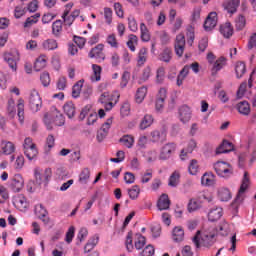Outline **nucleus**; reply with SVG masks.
Wrapping results in <instances>:
<instances>
[{"instance_id": "nucleus-36", "label": "nucleus", "mask_w": 256, "mask_h": 256, "mask_svg": "<svg viewBox=\"0 0 256 256\" xmlns=\"http://www.w3.org/2000/svg\"><path fill=\"white\" fill-rule=\"evenodd\" d=\"M97 243H99V237L93 236L92 238H90L84 247L85 253L93 251V249H95V247L97 246Z\"/></svg>"}, {"instance_id": "nucleus-17", "label": "nucleus", "mask_w": 256, "mask_h": 256, "mask_svg": "<svg viewBox=\"0 0 256 256\" xmlns=\"http://www.w3.org/2000/svg\"><path fill=\"white\" fill-rule=\"evenodd\" d=\"M223 217V208L216 207L209 211L208 213V221L214 223V221H219Z\"/></svg>"}, {"instance_id": "nucleus-2", "label": "nucleus", "mask_w": 256, "mask_h": 256, "mask_svg": "<svg viewBox=\"0 0 256 256\" xmlns=\"http://www.w3.org/2000/svg\"><path fill=\"white\" fill-rule=\"evenodd\" d=\"M119 97H121V95L117 91L113 93L103 92L98 99V103L104 105L105 111H111L119 102Z\"/></svg>"}, {"instance_id": "nucleus-24", "label": "nucleus", "mask_w": 256, "mask_h": 256, "mask_svg": "<svg viewBox=\"0 0 256 256\" xmlns=\"http://www.w3.org/2000/svg\"><path fill=\"white\" fill-rule=\"evenodd\" d=\"M140 33V37L144 43H149V41H151V33L149 32L147 25L143 22L140 24Z\"/></svg>"}, {"instance_id": "nucleus-53", "label": "nucleus", "mask_w": 256, "mask_h": 256, "mask_svg": "<svg viewBox=\"0 0 256 256\" xmlns=\"http://www.w3.org/2000/svg\"><path fill=\"white\" fill-rule=\"evenodd\" d=\"M139 193H141V189L137 185L128 189V195H129L130 199H137V197H139Z\"/></svg>"}, {"instance_id": "nucleus-38", "label": "nucleus", "mask_w": 256, "mask_h": 256, "mask_svg": "<svg viewBox=\"0 0 256 256\" xmlns=\"http://www.w3.org/2000/svg\"><path fill=\"white\" fill-rule=\"evenodd\" d=\"M218 197L220 199V201H224V202H227V201H230L231 199V191H229V189L227 188H220L218 190Z\"/></svg>"}, {"instance_id": "nucleus-59", "label": "nucleus", "mask_w": 256, "mask_h": 256, "mask_svg": "<svg viewBox=\"0 0 256 256\" xmlns=\"http://www.w3.org/2000/svg\"><path fill=\"white\" fill-rule=\"evenodd\" d=\"M165 80V68L160 67L156 72V82L161 84Z\"/></svg>"}, {"instance_id": "nucleus-21", "label": "nucleus", "mask_w": 256, "mask_h": 256, "mask_svg": "<svg viewBox=\"0 0 256 256\" xmlns=\"http://www.w3.org/2000/svg\"><path fill=\"white\" fill-rule=\"evenodd\" d=\"M17 115L20 123H23V121H25V100H23V98L18 100Z\"/></svg>"}, {"instance_id": "nucleus-12", "label": "nucleus", "mask_w": 256, "mask_h": 256, "mask_svg": "<svg viewBox=\"0 0 256 256\" xmlns=\"http://www.w3.org/2000/svg\"><path fill=\"white\" fill-rule=\"evenodd\" d=\"M174 47L176 55H178V57H183V53L185 52V35L178 34L176 36Z\"/></svg>"}, {"instance_id": "nucleus-16", "label": "nucleus", "mask_w": 256, "mask_h": 256, "mask_svg": "<svg viewBox=\"0 0 256 256\" xmlns=\"http://www.w3.org/2000/svg\"><path fill=\"white\" fill-rule=\"evenodd\" d=\"M171 205L169 196L167 194H162L157 202V207L159 211H167Z\"/></svg>"}, {"instance_id": "nucleus-6", "label": "nucleus", "mask_w": 256, "mask_h": 256, "mask_svg": "<svg viewBox=\"0 0 256 256\" xmlns=\"http://www.w3.org/2000/svg\"><path fill=\"white\" fill-rule=\"evenodd\" d=\"M4 61L8 63L12 71H17V63L19 61V52L17 50H12L4 54Z\"/></svg>"}, {"instance_id": "nucleus-29", "label": "nucleus", "mask_w": 256, "mask_h": 256, "mask_svg": "<svg viewBox=\"0 0 256 256\" xmlns=\"http://www.w3.org/2000/svg\"><path fill=\"white\" fill-rule=\"evenodd\" d=\"M201 241L204 247H211L215 243V234L204 233L201 236Z\"/></svg>"}, {"instance_id": "nucleus-58", "label": "nucleus", "mask_w": 256, "mask_h": 256, "mask_svg": "<svg viewBox=\"0 0 256 256\" xmlns=\"http://www.w3.org/2000/svg\"><path fill=\"white\" fill-rule=\"evenodd\" d=\"M104 17L106 23L111 25V23H113V10H111V8H104Z\"/></svg>"}, {"instance_id": "nucleus-23", "label": "nucleus", "mask_w": 256, "mask_h": 256, "mask_svg": "<svg viewBox=\"0 0 256 256\" xmlns=\"http://www.w3.org/2000/svg\"><path fill=\"white\" fill-rule=\"evenodd\" d=\"M236 109L241 115H249L251 113V106L247 101L239 102Z\"/></svg>"}, {"instance_id": "nucleus-41", "label": "nucleus", "mask_w": 256, "mask_h": 256, "mask_svg": "<svg viewBox=\"0 0 256 256\" xmlns=\"http://www.w3.org/2000/svg\"><path fill=\"white\" fill-rule=\"evenodd\" d=\"M124 147H127L128 149H131L133 147V143H135V139L131 135H124L122 138L119 140Z\"/></svg>"}, {"instance_id": "nucleus-35", "label": "nucleus", "mask_w": 256, "mask_h": 256, "mask_svg": "<svg viewBox=\"0 0 256 256\" xmlns=\"http://www.w3.org/2000/svg\"><path fill=\"white\" fill-rule=\"evenodd\" d=\"M90 177L91 171L89 168H84L79 175V183H81V185H87Z\"/></svg>"}, {"instance_id": "nucleus-8", "label": "nucleus", "mask_w": 256, "mask_h": 256, "mask_svg": "<svg viewBox=\"0 0 256 256\" xmlns=\"http://www.w3.org/2000/svg\"><path fill=\"white\" fill-rule=\"evenodd\" d=\"M10 187L14 193H19L25 187V180L21 174H15L10 181Z\"/></svg>"}, {"instance_id": "nucleus-7", "label": "nucleus", "mask_w": 256, "mask_h": 256, "mask_svg": "<svg viewBox=\"0 0 256 256\" xmlns=\"http://www.w3.org/2000/svg\"><path fill=\"white\" fill-rule=\"evenodd\" d=\"M13 205L16 207V209H18V211H22L23 213L29 209V202L22 194H18L13 198Z\"/></svg>"}, {"instance_id": "nucleus-55", "label": "nucleus", "mask_w": 256, "mask_h": 256, "mask_svg": "<svg viewBox=\"0 0 256 256\" xmlns=\"http://www.w3.org/2000/svg\"><path fill=\"white\" fill-rule=\"evenodd\" d=\"M130 79H131V73H129L128 71H125L121 78L120 87L122 89H125V87H127L128 83H129Z\"/></svg>"}, {"instance_id": "nucleus-42", "label": "nucleus", "mask_w": 256, "mask_h": 256, "mask_svg": "<svg viewBox=\"0 0 256 256\" xmlns=\"http://www.w3.org/2000/svg\"><path fill=\"white\" fill-rule=\"evenodd\" d=\"M186 37H187V44L190 47H192L195 41V29L193 28V26H189L187 28Z\"/></svg>"}, {"instance_id": "nucleus-28", "label": "nucleus", "mask_w": 256, "mask_h": 256, "mask_svg": "<svg viewBox=\"0 0 256 256\" xmlns=\"http://www.w3.org/2000/svg\"><path fill=\"white\" fill-rule=\"evenodd\" d=\"M201 183L206 187H212V185H215V175L213 173H205L201 178Z\"/></svg>"}, {"instance_id": "nucleus-1", "label": "nucleus", "mask_w": 256, "mask_h": 256, "mask_svg": "<svg viewBox=\"0 0 256 256\" xmlns=\"http://www.w3.org/2000/svg\"><path fill=\"white\" fill-rule=\"evenodd\" d=\"M53 123L57 127H63V125H65V116H63L57 108H54L51 114L44 115V124L48 131L53 129Z\"/></svg>"}, {"instance_id": "nucleus-13", "label": "nucleus", "mask_w": 256, "mask_h": 256, "mask_svg": "<svg viewBox=\"0 0 256 256\" xmlns=\"http://www.w3.org/2000/svg\"><path fill=\"white\" fill-rule=\"evenodd\" d=\"M247 187H249V174L245 172L242 180V184L236 196V203H239V201H243V195L245 191H247Z\"/></svg>"}, {"instance_id": "nucleus-18", "label": "nucleus", "mask_w": 256, "mask_h": 256, "mask_svg": "<svg viewBox=\"0 0 256 256\" xmlns=\"http://www.w3.org/2000/svg\"><path fill=\"white\" fill-rule=\"evenodd\" d=\"M226 64H227V59H225V57L221 56L219 59H217L214 62L213 67L211 69L212 75H217V73H219V71H221V69H223V66Z\"/></svg>"}, {"instance_id": "nucleus-32", "label": "nucleus", "mask_w": 256, "mask_h": 256, "mask_svg": "<svg viewBox=\"0 0 256 256\" xmlns=\"http://www.w3.org/2000/svg\"><path fill=\"white\" fill-rule=\"evenodd\" d=\"M42 47L44 51H55L58 47L57 40L47 39L42 43Z\"/></svg>"}, {"instance_id": "nucleus-56", "label": "nucleus", "mask_w": 256, "mask_h": 256, "mask_svg": "<svg viewBox=\"0 0 256 256\" xmlns=\"http://www.w3.org/2000/svg\"><path fill=\"white\" fill-rule=\"evenodd\" d=\"M40 81L43 85V87H49L51 83V77L49 76L48 72H44L40 75Z\"/></svg>"}, {"instance_id": "nucleus-43", "label": "nucleus", "mask_w": 256, "mask_h": 256, "mask_svg": "<svg viewBox=\"0 0 256 256\" xmlns=\"http://www.w3.org/2000/svg\"><path fill=\"white\" fill-rule=\"evenodd\" d=\"M104 45L103 44H98L95 48H92L91 51L89 52V57L91 59L101 57V53L103 52Z\"/></svg>"}, {"instance_id": "nucleus-20", "label": "nucleus", "mask_w": 256, "mask_h": 256, "mask_svg": "<svg viewBox=\"0 0 256 256\" xmlns=\"http://www.w3.org/2000/svg\"><path fill=\"white\" fill-rule=\"evenodd\" d=\"M233 151V143L224 140L222 145L216 148V155H221V153H231Z\"/></svg>"}, {"instance_id": "nucleus-33", "label": "nucleus", "mask_w": 256, "mask_h": 256, "mask_svg": "<svg viewBox=\"0 0 256 256\" xmlns=\"http://www.w3.org/2000/svg\"><path fill=\"white\" fill-rule=\"evenodd\" d=\"M63 109L69 119H73V117H75V104H73V102H67L64 104Z\"/></svg>"}, {"instance_id": "nucleus-44", "label": "nucleus", "mask_w": 256, "mask_h": 256, "mask_svg": "<svg viewBox=\"0 0 256 256\" xmlns=\"http://www.w3.org/2000/svg\"><path fill=\"white\" fill-rule=\"evenodd\" d=\"M147 95V87L143 86L141 88H138L136 92V102L137 103H143V100L145 99V96Z\"/></svg>"}, {"instance_id": "nucleus-64", "label": "nucleus", "mask_w": 256, "mask_h": 256, "mask_svg": "<svg viewBox=\"0 0 256 256\" xmlns=\"http://www.w3.org/2000/svg\"><path fill=\"white\" fill-rule=\"evenodd\" d=\"M124 181H125V183H127V185H131V184L135 183V174H133L131 172H126L124 174Z\"/></svg>"}, {"instance_id": "nucleus-54", "label": "nucleus", "mask_w": 256, "mask_h": 256, "mask_svg": "<svg viewBox=\"0 0 256 256\" xmlns=\"http://www.w3.org/2000/svg\"><path fill=\"white\" fill-rule=\"evenodd\" d=\"M201 207V203L195 199H190L188 203V211L189 213H193V211H197Z\"/></svg>"}, {"instance_id": "nucleus-47", "label": "nucleus", "mask_w": 256, "mask_h": 256, "mask_svg": "<svg viewBox=\"0 0 256 256\" xmlns=\"http://www.w3.org/2000/svg\"><path fill=\"white\" fill-rule=\"evenodd\" d=\"M39 17H41V14H39V13H36L35 15L28 17L26 19V21L24 22V27L29 28L32 25H35V23H37V21H39Z\"/></svg>"}, {"instance_id": "nucleus-25", "label": "nucleus", "mask_w": 256, "mask_h": 256, "mask_svg": "<svg viewBox=\"0 0 256 256\" xmlns=\"http://www.w3.org/2000/svg\"><path fill=\"white\" fill-rule=\"evenodd\" d=\"M1 149L4 153V155H11L12 153H15V144H13V142H9V141H2Z\"/></svg>"}, {"instance_id": "nucleus-51", "label": "nucleus", "mask_w": 256, "mask_h": 256, "mask_svg": "<svg viewBox=\"0 0 256 256\" xmlns=\"http://www.w3.org/2000/svg\"><path fill=\"white\" fill-rule=\"evenodd\" d=\"M235 23H236V30L243 31V29H245V25L247 24V21L245 20V16L243 15L238 16Z\"/></svg>"}, {"instance_id": "nucleus-61", "label": "nucleus", "mask_w": 256, "mask_h": 256, "mask_svg": "<svg viewBox=\"0 0 256 256\" xmlns=\"http://www.w3.org/2000/svg\"><path fill=\"white\" fill-rule=\"evenodd\" d=\"M146 239L143 235H139L137 241L135 242V249L138 251L145 247Z\"/></svg>"}, {"instance_id": "nucleus-40", "label": "nucleus", "mask_w": 256, "mask_h": 256, "mask_svg": "<svg viewBox=\"0 0 256 256\" xmlns=\"http://www.w3.org/2000/svg\"><path fill=\"white\" fill-rule=\"evenodd\" d=\"M246 72H247V68L245 64L243 62H237L235 66V73H236L237 79H241V77H243V75H245Z\"/></svg>"}, {"instance_id": "nucleus-3", "label": "nucleus", "mask_w": 256, "mask_h": 256, "mask_svg": "<svg viewBox=\"0 0 256 256\" xmlns=\"http://www.w3.org/2000/svg\"><path fill=\"white\" fill-rule=\"evenodd\" d=\"M29 107L32 113H38L43 107V100L36 89H32L29 95Z\"/></svg>"}, {"instance_id": "nucleus-46", "label": "nucleus", "mask_w": 256, "mask_h": 256, "mask_svg": "<svg viewBox=\"0 0 256 256\" xmlns=\"http://www.w3.org/2000/svg\"><path fill=\"white\" fill-rule=\"evenodd\" d=\"M83 88V80L78 81L72 88V97L77 99L81 95V89Z\"/></svg>"}, {"instance_id": "nucleus-52", "label": "nucleus", "mask_w": 256, "mask_h": 256, "mask_svg": "<svg viewBox=\"0 0 256 256\" xmlns=\"http://www.w3.org/2000/svg\"><path fill=\"white\" fill-rule=\"evenodd\" d=\"M25 13H27V8L24 6H16L14 9V17L16 19H21Z\"/></svg>"}, {"instance_id": "nucleus-48", "label": "nucleus", "mask_w": 256, "mask_h": 256, "mask_svg": "<svg viewBox=\"0 0 256 256\" xmlns=\"http://www.w3.org/2000/svg\"><path fill=\"white\" fill-rule=\"evenodd\" d=\"M128 28L130 31H132V33H137V31H139V26L137 25V20H135V17H128Z\"/></svg>"}, {"instance_id": "nucleus-49", "label": "nucleus", "mask_w": 256, "mask_h": 256, "mask_svg": "<svg viewBox=\"0 0 256 256\" xmlns=\"http://www.w3.org/2000/svg\"><path fill=\"white\" fill-rule=\"evenodd\" d=\"M188 171L190 175H197L199 173V164L197 160H191L189 166H188Z\"/></svg>"}, {"instance_id": "nucleus-34", "label": "nucleus", "mask_w": 256, "mask_h": 256, "mask_svg": "<svg viewBox=\"0 0 256 256\" xmlns=\"http://www.w3.org/2000/svg\"><path fill=\"white\" fill-rule=\"evenodd\" d=\"M39 154L36 146H32L30 148H24V155L29 159V161H33L35 157Z\"/></svg>"}, {"instance_id": "nucleus-39", "label": "nucleus", "mask_w": 256, "mask_h": 256, "mask_svg": "<svg viewBox=\"0 0 256 256\" xmlns=\"http://www.w3.org/2000/svg\"><path fill=\"white\" fill-rule=\"evenodd\" d=\"M92 71H93V75L90 77L92 82L95 81H101V66L97 65V64H93L92 65Z\"/></svg>"}, {"instance_id": "nucleus-26", "label": "nucleus", "mask_w": 256, "mask_h": 256, "mask_svg": "<svg viewBox=\"0 0 256 256\" xmlns=\"http://www.w3.org/2000/svg\"><path fill=\"white\" fill-rule=\"evenodd\" d=\"M152 125L153 116L150 114H146L140 122L139 129H141V131H145V129H148V127H151Z\"/></svg>"}, {"instance_id": "nucleus-14", "label": "nucleus", "mask_w": 256, "mask_h": 256, "mask_svg": "<svg viewBox=\"0 0 256 256\" xmlns=\"http://www.w3.org/2000/svg\"><path fill=\"white\" fill-rule=\"evenodd\" d=\"M217 26V13L211 12L204 22L205 31H211Z\"/></svg>"}, {"instance_id": "nucleus-19", "label": "nucleus", "mask_w": 256, "mask_h": 256, "mask_svg": "<svg viewBox=\"0 0 256 256\" xmlns=\"http://www.w3.org/2000/svg\"><path fill=\"white\" fill-rule=\"evenodd\" d=\"M241 0H230L224 4V8L230 15L237 13V8L239 7Z\"/></svg>"}, {"instance_id": "nucleus-5", "label": "nucleus", "mask_w": 256, "mask_h": 256, "mask_svg": "<svg viewBox=\"0 0 256 256\" xmlns=\"http://www.w3.org/2000/svg\"><path fill=\"white\" fill-rule=\"evenodd\" d=\"M176 149H177L176 143L169 142V143L165 144L160 150L159 159L161 161H167V159H170L171 155H173V153H175Z\"/></svg>"}, {"instance_id": "nucleus-11", "label": "nucleus", "mask_w": 256, "mask_h": 256, "mask_svg": "<svg viewBox=\"0 0 256 256\" xmlns=\"http://www.w3.org/2000/svg\"><path fill=\"white\" fill-rule=\"evenodd\" d=\"M34 213L40 219L44 225L49 224V218H48V212L47 209H45V206L43 204H37L34 208Z\"/></svg>"}, {"instance_id": "nucleus-45", "label": "nucleus", "mask_w": 256, "mask_h": 256, "mask_svg": "<svg viewBox=\"0 0 256 256\" xmlns=\"http://www.w3.org/2000/svg\"><path fill=\"white\" fill-rule=\"evenodd\" d=\"M144 157L148 163H154V161H157V150H149L145 152Z\"/></svg>"}, {"instance_id": "nucleus-37", "label": "nucleus", "mask_w": 256, "mask_h": 256, "mask_svg": "<svg viewBox=\"0 0 256 256\" xmlns=\"http://www.w3.org/2000/svg\"><path fill=\"white\" fill-rule=\"evenodd\" d=\"M147 63V48L143 47L138 52L137 64L139 67Z\"/></svg>"}, {"instance_id": "nucleus-62", "label": "nucleus", "mask_w": 256, "mask_h": 256, "mask_svg": "<svg viewBox=\"0 0 256 256\" xmlns=\"http://www.w3.org/2000/svg\"><path fill=\"white\" fill-rule=\"evenodd\" d=\"M141 256H152L155 255V248L152 245L146 246L142 252L140 253Z\"/></svg>"}, {"instance_id": "nucleus-57", "label": "nucleus", "mask_w": 256, "mask_h": 256, "mask_svg": "<svg viewBox=\"0 0 256 256\" xmlns=\"http://www.w3.org/2000/svg\"><path fill=\"white\" fill-rule=\"evenodd\" d=\"M125 245H126L127 251L129 253H131L134 249V247H133V234H131V232H129L127 234Z\"/></svg>"}, {"instance_id": "nucleus-15", "label": "nucleus", "mask_w": 256, "mask_h": 256, "mask_svg": "<svg viewBox=\"0 0 256 256\" xmlns=\"http://www.w3.org/2000/svg\"><path fill=\"white\" fill-rule=\"evenodd\" d=\"M196 148H197V142L191 139L188 142L187 147L181 150V153H180L181 161H185V159H187V155L193 153V151H195Z\"/></svg>"}, {"instance_id": "nucleus-63", "label": "nucleus", "mask_w": 256, "mask_h": 256, "mask_svg": "<svg viewBox=\"0 0 256 256\" xmlns=\"http://www.w3.org/2000/svg\"><path fill=\"white\" fill-rule=\"evenodd\" d=\"M107 43L114 47V49H117L119 47V43H117V38L115 37V34L108 35Z\"/></svg>"}, {"instance_id": "nucleus-30", "label": "nucleus", "mask_w": 256, "mask_h": 256, "mask_svg": "<svg viewBox=\"0 0 256 256\" xmlns=\"http://www.w3.org/2000/svg\"><path fill=\"white\" fill-rule=\"evenodd\" d=\"M181 179V173L178 170H175L169 177L168 185L169 187H177Z\"/></svg>"}, {"instance_id": "nucleus-4", "label": "nucleus", "mask_w": 256, "mask_h": 256, "mask_svg": "<svg viewBox=\"0 0 256 256\" xmlns=\"http://www.w3.org/2000/svg\"><path fill=\"white\" fill-rule=\"evenodd\" d=\"M214 170L219 177H224L225 179L233 175V168L231 167V164L225 161H218L214 163Z\"/></svg>"}, {"instance_id": "nucleus-10", "label": "nucleus", "mask_w": 256, "mask_h": 256, "mask_svg": "<svg viewBox=\"0 0 256 256\" xmlns=\"http://www.w3.org/2000/svg\"><path fill=\"white\" fill-rule=\"evenodd\" d=\"M191 115H192L191 108L187 105H182L178 109V117L181 123H184V124L189 123V121H191Z\"/></svg>"}, {"instance_id": "nucleus-31", "label": "nucleus", "mask_w": 256, "mask_h": 256, "mask_svg": "<svg viewBox=\"0 0 256 256\" xmlns=\"http://www.w3.org/2000/svg\"><path fill=\"white\" fill-rule=\"evenodd\" d=\"M173 58V51L170 48H165L159 55V60L164 63H169Z\"/></svg>"}, {"instance_id": "nucleus-22", "label": "nucleus", "mask_w": 256, "mask_h": 256, "mask_svg": "<svg viewBox=\"0 0 256 256\" xmlns=\"http://www.w3.org/2000/svg\"><path fill=\"white\" fill-rule=\"evenodd\" d=\"M220 33L225 37V39H229L233 36V26H231V23L227 22L224 25L220 26Z\"/></svg>"}, {"instance_id": "nucleus-27", "label": "nucleus", "mask_w": 256, "mask_h": 256, "mask_svg": "<svg viewBox=\"0 0 256 256\" xmlns=\"http://www.w3.org/2000/svg\"><path fill=\"white\" fill-rule=\"evenodd\" d=\"M185 237V231L181 227H175L172 232V239L176 243L181 242Z\"/></svg>"}, {"instance_id": "nucleus-9", "label": "nucleus", "mask_w": 256, "mask_h": 256, "mask_svg": "<svg viewBox=\"0 0 256 256\" xmlns=\"http://www.w3.org/2000/svg\"><path fill=\"white\" fill-rule=\"evenodd\" d=\"M165 99H167V90L165 88H160L155 104V109L158 113L163 111V107H165Z\"/></svg>"}, {"instance_id": "nucleus-50", "label": "nucleus", "mask_w": 256, "mask_h": 256, "mask_svg": "<svg viewBox=\"0 0 256 256\" xmlns=\"http://www.w3.org/2000/svg\"><path fill=\"white\" fill-rule=\"evenodd\" d=\"M60 31H63V22L61 20H56L52 24V33L57 36Z\"/></svg>"}, {"instance_id": "nucleus-60", "label": "nucleus", "mask_w": 256, "mask_h": 256, "mask_svg": "<svg viewBox=\"0 0 256 256\" xmlns=\"http://www.w3.org/2000/svg\"><path fill=\"white\" fill-rule=\"evenodd\" d=\"M75 237V227L71 226L66 232L65 241L66 243H72L73 238Z\"/></svg>"}]
</instances>
